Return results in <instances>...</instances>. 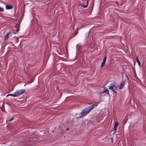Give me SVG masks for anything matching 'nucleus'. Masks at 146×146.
Listing matches in <instances>:
<instances>
[{
	"label": "nucleus",
	"instance_id": "1",
	"mask_svg": "<svg viewBox=\"0 0 146 146\" xmlns=\"http://www.w3.org/2000/svg\"><path fill=\"white\" fill-rule=\"evenodd\" d=\"M94 107V104H93L91 106L86 108L80 112V114L82 116H84L85 115L88 113L90 111L93 109Z\"/></svg>",
	"mask_w": 146,
	"mask_h": 146
},
{
	"label": "nucleus",
	"instance_id": "2",
	"mask_svg": "<svg viewBox=\"0 0 146 146\" xmlns=\"http://www.w3.org/2000/svg\"><path fill=\"white\" fill-rule=\"evenodd\" d=\"M109 89L112 90V91L115 90H117L118 88V87L116 85L115 82H113L111 83V85L109 86Z\"/></svg>",
	"mask_w": 146,
	"mask_h": 146
},
{
	"label": "nucleus",
	"instance_id": "3",
	"mask_svg": "<svg viewBox=\"0 0 146 146\" xmlns=\"http://www.w3.org/2000/svg\"><path fill=\"white\" fill-rule=\"evenodd\" d=\"M25 90L24 89L17 90L14 93L15 94L14 96H15V97L20 96L21 94H22L25 92Z\"/></svg>",
	"mask_w": 146,
	"mask_h": 146
},
{
	"label": "nucleus",
	"instance_id": "4",
	"mask_svg": "<svg viewBox=\"0 0 146 146\" xmlns=\"http://www.w3.org/2000/svg\"><path fill=\"white\" fill-rule=\"evenodd\" d=\"M106 92H107V93L108 94H110L109 92V90L106 88V87H104V88L103 91L100 92H99L98 93V94H99L100 95Z\"/></svg>",
	"mask_w": 146,
	"mask_h": 146
},
{
	"label": "nucleus",
	"instance_id": "5",
	"mask_svg": "<svg viewBox=\"0 0 146 146\" xmlns=\"http://www.w3.org/2000/svg\"><path fill=\"white\" fill-rule=\"evenodd\" d=\"M11 35H12L10 32H7L4 37V40H6L9 37L11 36Z\"/></svg>",
	"mask_w": 146,
	"mask_h": 146
},
{
	"label": "nucleus",
	"instance_id": "6",
	"mask_svg": "<svg viewBox=\"0 0 146 146\" xmlns=\"http://www.w3.org/2000/svg\"><path fill=\"white\" fill-rule=\"evenodd\" d=\"M118 123L117 122H116L115 123L114 127L113 129V130L115 131V132L117 130V128L118 125Z\"/></svg>",
	"mask_w": 146,
	"mask_h": 146
},
{
	"label": "nucleus",
	"instance_id": "7",
	"mask_svg": "<svg viewBox=\"0 0 146 146\" xmlns=\"http://www.w3.org/2000/svg\"><path fill=\"white\" fill-rule=\"evenodd\" d=\"M125 85V82L123 81L121 82L119 86V88L120 89H122Z\"/></svg>",
	"mask_w": 146,
	"mask_h": 146
},
{
	"label": "nucleus",
	"instance_id": "8",
	"mask_svg": "<svg viewBox=\"0 0 146 146\" xmlns=\"http://www.w3.org/2000/svg\"><path fill=\"white\" fill-rule=\"evenodd\" d=\"M6 9L7 10L11 9L13 8V7L12 6L8 5H6Z\"/></svg>",
	"mask_w": 146,
	"mask_h": 146
},
{
	"label": "nucleus",
	"instance_id": "9",
	"mask_svg": "<svg viewBox=\"0 0 146 146\" xmlns=\"http://www.w3.org/2000/svg\"><path fill=\"white\" fill-rule=\"evenodd\" d=\"M136 61L138 63V64L139 65V66H141V63H140V62L138 58L137 57L136 58Z\"/></svg>",
	"mask_w": 146,
	"mask_h": 146
},
{
	"label": "nucleus",
	"instance_id": "10",
	"mask_svg": "<svg viewBox=\"0 0 146 146\" xmlns=\"http://www.w3.org/2000/svg\"><path fill=\"white\" fill-rule=\"evenodd\" d=\"M15 95L14 93L13 94H8L7 96H11L13 97H15V96H14Z\"/></svg>",
	"mask_w": 146,
	"mask_h": 146
},
{
	"label": "nucleus",
	"instance_id": "11",
	"mask_svg": "<svg viewBox=\"0 0 146 146\" xmlns=\"http://www.w3.org/2000/svg\"><path fill=\"white\" fill-rule=\"evenodd\" d=\"M107 58V57L106 56L103 58V62H104V63H105L106 61V59Z\"/></svg>",
	"mask_w": 146,
	"mask_h": 146
},
{
	"label": "nucleus",
	"instance_id": "12",
	"mask_svg": "<svg viewBox=\"0 0 146 146\" xmlns=\"http://www.w3.org/2000/svg\"><path fill=\"white\" fill-rule=\"evenodd\" d=\"M3 11V9L0 7V12H2Z\"/></svg>",
	"mask_w": 146,
	"mask_h": 146
},
{
	"label": "nucleus",
	"instance_id": "13",
	"mask_svg": "<svg viewBox=\"0 0 146 146\" xmlns=\"http://www.w3.org/2000/svg\"><path fill=\"white\" fill-rule=\"evenodd\" d=\"M88 1H87V4L86 5H82V7H83L84 8H86L87 7V5H88Z\"/></svg>",
	"mask_w": 146,
	"mask_h": 146
},
{
	"label": "nucleus",
	"instance_id": "14",
	"mask_svg": "<svg viewBox=\"0 0 146 146\" xmlns=\"http://www.w3.org/2000/svg\"><path fill=\"white\" fill-rule=\"evenodd\" d=\"M14 119V117H12V118L9 120V121L10 122L11 121Z\"/></svg>",
	"mask_w": 146,
	"mask_h": 146
},
{
	"label": "nucleus",
	"instance_id": "15",
	"mask_svg": "<svg viewBox=\"0 0 146 146\" xmlns=\"http://www.w3.org/2000/svg\"><path fill=\"white\" fill-rule=\"evenodd\" d=\"M105 63H104V62H102V64L101 66V67L104 66V65Z\"/></svg>",
	"mask_w": 146,
	"mask_h": 146
},
{
	"label": "nucleus",
	"instance_id": "16",
	"mask_svg": "<svg viewBox=\"0 0 146 146\" xmlns=\"http://www.w3.org/2000/svg\"><path fill=\"white\" fill-rule=\"evenodd\" d=\"M113 91L115 93V94L116 95H117V92L115 91V90L114 91Z\"/></svg>",
	"mask_w": 146,
	"mask_h": 146
},
{
	"label": "nucleus",
	"instance_id": "17",
	"mask_svg": "<svg viewBox=\"0 0 146 146\" xmlns=\"http://www.w3.org/2000/svg\"><path fill=\"white\" fill-rule=\"evenodd\" d=\"M98 103H96L95 104H94V105L95 106H97L98 105Z\"/></svg>",
	"mask_w": 146,
	"mask_h": 146
},
{
	"label": "nucleus",
	"instance_id": "18",
	"mask_svg": "<svg viewBox=\"0 0 146 146\" xmlns=\"http://www.w3.org/2000/svg\"><path fill=\"white\" fill-rule=\"evenodd\" d=\"M33 81V80L32 81H29V82L31 83Z\"/></svg>",
	"mask_w": 146,
	"mask_h": 146
},
{
	"label": "nucleus",
	"instance_id": "19",
	"mask_svg": "<svg viewBox=\"0 0 146 146\" xmlns=\"http://www.w3.org/2000/svg\"><path fill=\"white\" fill-rule=\"evenodd\" d=\"M80 28H81V27H79L78 29H78V30H79V29H80Z\"/></svg>",
	"mask_w": 146,
	"mask_h": 146
},
{
	"label": "nucleus",
	"instance_id": "20",
	"mask_svg": "<svg viewBox=\"0 0 146 146\" xmlns=\"http://www.w3.org/2000/svg\"><path fill=\"white\" fill-rule=\"evenodd\" d=\"M68 128H67V129H66V130H68Z\"/></svg>",
	"mask_w": 146,
	"mask_h": 146
},
{
	"label": "nucleus",
	"instance_id": "21",
	"mask_svg": "<svg viewBox=\"0 0 146 146\" xmlns=\"http://www.w3.org/2000/svg\"><path fill=\"white\" fill-rule=\"evenodd\" d=\"M19 31V30H18L17 31V32Z\"/></svg>",
	"mask_w": 146,
	"mask_h": 146
},
{
	"label": "nucleus",
	"instance_id": "22",
	"mask_svg": "<svg viewBox=\"0 0 146 146\" xmlns=\"http://www.w3.org/2000/svg\"><path fill=\"white\" fill-rule=\"evenodd\" d=\"M26 85V84H25L24 86H25Z\"/></svg>",
	"mask_w": 146,
	"mask_h": 146
}]
</instances>
